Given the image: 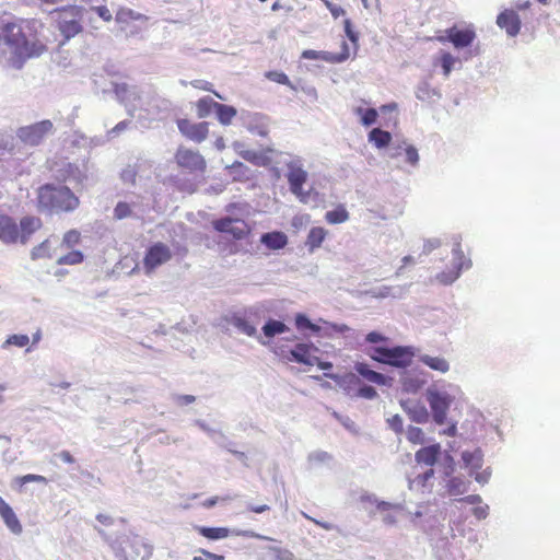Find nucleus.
<instances>
[{"label": "nucleus", "mask_w": 560, "mask_h": 560, "mask_svg": "<svg viewBox=\"0 0 560 560\" xmlns=\"http://www.w3.org/2000/svg\"><path fill=\"white\" fill-rule=\"evenodd\" d=\"M196 397L194 395L184 394L177 396V404L179 405H188L194 402Z\"/></svg>", "instance_id": "obj_58"}, {"label": "nucleus", "mask_w": 560, "mask_h": 560, "mask_svg": "<svg viewBox=\"0 0 560 560\" xmlns=\"http://www.w3.org/2000/svg\"><path fill=\"white\" fill-rule=\"evenodd\" d=\"M218 121L223 126H229L232 124L233 119L236 117L237 112L234 106L219 103L214 110Z\"/></svg>", "instance_id": "obj_25"}, {"label": "nucleus", "mask_w": 560, "mask_h": 560, "mask_svg": "<svg viewBox=\"0 0 560 560\" xmlns=\"http://www.w3.org/2000/svg\"><path fill=\"white\" fill-rule=\"evenodd\" d=\"M497 25L504 30L509 36L514 37L521 31L520 15L512 11V9H505L497 16Z\"/></svg>", "instance_id": "obj_15"}, {"label": "nucleus", "mask_w": 560, "mask_h": 560, "mask_svg": "<svg viewBox=\"0 0 560 560\" xmlns=\"http://www.w3.org/2000/svg\"><path fill=\"white\" fill-rule=\"evenodd\" d=\"M266 78L278 83V84L288 85L291 89H293L291 81L289 80L288 75L284 72L277 71V70L267 71Z\"/></svg>", "instance_id": "obj_41"}, {"label": "nucleus", "mask_w": 560, "mask_h": 560, "mask_svg": "<svg viewBox=\"0 0 560 560\" xmlns=\"http://www.w3.org/2000/svg\"><path fill=\"white\" fill-rule=\"evenodd\" d=\"M234 326L245 334L248 337H254L257 334V330L254 325H252L247 319L237 317L234 319Z\"/></svg>", "instance_id": "obj_37"}, {"label": "nucleus", "mask_w": 560, "mask_h": 560, "mask_svg": "<svg viewBox=\"0 0 560 560\" xmlns=\"http://www.w3.org/2000/svg\"><path fill=\"white\" fill-rule=\"evenodd\" d=\"M460 501L470 503V504H479L481 502V498L479 494H468L460 499Z\"/></svg>", "instance_id": "obj_59"}, {"label": "nucleus", "mask_w": 560, "mask_h": 560, "mask_svg": "<svg viewBox=\"0 0 560 560\" xmlns=\"http://www.w3.org/2000/svg\"><path fill=\"white\" fill-rule=\"evenodd\" d=\"M472 514L475 515V517L477 520H485L488 515V505L487 504H483V505H477L474 510H472Z\"/></svg>", "instance_id": "obj_56"}, {"label": "nucleus", "mask_w": 560, "mask_h": 560, "mask_svg": "<svg viewBox=\"0 0 560 560\" xmlns=\"http://www.w3.org/2000/svg\"><path fill=\"white\" fill-rule=\"evenodd\" d=\"M462 268L463 266H459L451 272H441L438 275V279L444 284L452 283L459 277Z\"/></svg>", "instance_id": "obj_46"}, {"label": "nucleus", "mask_w": 560, "mask_h": 560, "mask_svg": "<svg viewBox=\"0 0 560 560\" xmlns=\"http://www.w3.org/2000/svg\"><path fill=\"white\" fill-rule=\"evenodd\" d=\"M219 102L210 96H202L196 102L197 117H208L212 110H215Z\"/></svg>", "instance_id": "obj_27"}, {"label": "nucleus", "mask_w": 560, "mask_h": 560, "mask_svg": "<svg viewBox=\"0 0 560 560\" xmlns=\"http://www.w3.org/2000/svg\"><path fill=\"white\" fill-rule=\"evenodd\" d=\"M248 511H252L253 513H266V511H270V508L268 504H259V505H249Z\"/></svg>", "instance_id": "obj_61"}, {"label": "nucleus", "mask_w": 560, "mask_h": 560, "mask_svg": "<svg viewBox=\"0 0 560 560\" xmlns=\"http://www.w3.org/2000/svg\"><path fill=\"white\" fill-rule=\"evenodd\" d=\"M54 126L50 120L22 127L18 130V137L22 142L28 145H38L45 137L51 132Z\"/></svg>", "instance_id": "obj_9"}, {"label": "nucleus", "mask_w": 560, "mask_h": 560, "mask_svg": "<svg viewBox=\"0 0 560 560\" xmlns=\"http://www.w3.org/2000/svg\"><path fill=\"white\" fill-rule=\"evenodd\" d=\"M30 342V338L26 335H12L10 336L5 343L12 345L19 348L26 347Z\"/></svg>", "instance_id": "obj_47"}, {"label": "nucleus", "mask_w": 560, "mask_h": 560, "mask_svg": "<svg viewBox=\"0 0 560 560\" xmlns=\"http://www.w3.org/2000/svg\"><path fill=\"white\" fill-rule=\"evenodd\" d=\"M60 458L68 464H73L75 459L73 458V455L69 451H62L59 454Z\"/></svg>", "instance_id": "obj_64"}, {"label": "nucleus", "mask_w": 560, "mask_h": 560, "mask_svg": "<svg viewBox=\"0 0 560 560\" xmlns=\"http://www.w3.org/2000/svg\"><path fill=\"white\" fill-rule=\"evenodd\" d=\"M287 179L289 188L293 195H295L300 201L306 202L308 200L310 192L303 190V185L307 180V172L302 166L290 163L288 165Z\"/></svg>", "instance_id": "obj_10"}, {"label": "nucleus", "mask_w": 560, "mask_h": 560, "mask_svg": "<svg viewBox=\"0 0 560 560\" xmlns=\"http://www.w3.org/2000/svg\"><path fill=\"white\" fill-rule=\"evenodd\" d=\"M230 174L235 180H247L250 178V170L242 162H234L228 166Z\"/></svg>", "instance_id": "obj_29"}, {"label": "nucleus", "mask_w": 560, "mask_h": 560, "mask_svg": "<svg viewBox=\"0 0 560 560\" xmlns=\"http://www.w3.org/2000/svg\"><path fill=\"white\" fill-rule=\"evenodd\" d=\"M328 232L324 228H312L306 236L305 246L313 253L322 246Z\"/></svg>", "instance_id": "obj_22"}, {"label": "nucleus", "mask_w": 560, "mask_h": 560, "mask_svg": "<svg viewBox=\"0 0 560 560\" xmlns=\"http://www.w3.org/2000/svg\"><path fill=\"white\" fill-rule=\"evenodd\" d=\"M242 155L246 161L254 163L255 165L258 166H267L270 164V158L262 153H258L255 151H246Z\"/></svg>", "instance_id": "obj_33"}, {"label": "nucleus", "mask_w": 560, "mask_h": 560, "mask_svg": "<svg viewBox=\"0 0 560 560\" xmlns=\"http://www.w3.org/2000/svg\"><path fill=\"white\" fill-rule=\"evenodd\" d=\"M31 256L33 259L51 258L52 254L50 252V242L46 240L39 245L35 246L32 249Z\"/></svg>", "instance_id": "obj_34"}, {"label": "nucleus", "mask_w": 560, "mask_h": 560, "mask_svg": "<svg viewBox=\"0 0 560 560\" xmlns=\"http://www.w3.org/2000/svg\"><path fill=\"white\" fill-rule=\"evenodd\" d=\"M368 140L374 143L375 148L382 149L389 144L392 141V136L387 131L374 128L371 130L370 135H368Z\"/></svg>", "instance_id": "obj_28"}, {"label": "nucleus", "mask_w": 560, "mask_h": 560, "mask_svg": "<svg viewBox=\"0 0 560 560\" xmlns=\"http://www.w3.org/2000/svg\"><path fill=\"white\" fill-rule=\"evenodd\" d=\"M132 213L131 206L126 201H119L114 208V218L116 220H124V218H129Z\"/></svg>", "instance_id": "obj_40"}, {"label": "nucleus", "mask_w": 560, "mask_h": 560, "mask_svg": "<svg viewBox=\"0 0 560 560\" xmlns=\"http://www.w3.org/2000/svg\"><path fill=\"white\" fill-rule=\"evenodd\" d=\"M327 9L330 11V14L334 19H339L346 14V11L341 5L334 3L330 0H323Z\"/></svg>", "instance_id": "obj_48"}, {"label": "nucleus", "mask_w": 560, "mask_h": 560, "mask_svg": "<svg viewBox=\"0 0 560 560\" xmlns=\"http://www.w3.org/2000/svg\"><path fill=\"white\" fill-rule=\"evenodd\" d=\"M260 242L271 250L282 249L288 244V237L284 233L276 231L266 233L261 236Z\"/></svg>", "instance_id": "obj_20"}, {"label": "nucleus", "mask_w": 560, "mask_h": 560, "mask_svg": "<svg viewBox=\"0 0 560 560\" xmlns=\"http://www.w3.org/2000/svg\"><path fill=\"white\" fill-rule=\"evenodd\" d=\"M295 326L298 329H308V327H311V322L304 315L299 313L295 316Z\"/></svg>", "instance_id": "obj_55"}, {"label": "nucleus", "mask_w": 560, "mask_h": 560, "mask_svg": "<svg viewBox=\"0 0 560 560\" xmlns=\"http://www.w3.org/2000/svg\"><path fill=\"white\" fill-rule=\"evenodd\" d=\"M429 402L433 419L438 424H444L451 406V399L447 395L432 393L429 396Z\"/></svg>", "instance_id": "obj_12"}, {"label": "nucleus", "mask_w": 560, "mask_h": 560, "mask_svg": "<svg viewBox=\"0 0 560 560\" xmlns=\"http://www.w3.org/2000/svg\"><path fill=\"white\" fill-rule=\"evenodd\" d=\"M441 245L439 240H431L424 244V253L428 254Z\"/></svg>", "instance_id": "obj_60"}, {"label": "nucleus", "mask_w": 560, "mask_h": 560, "mask_svg": "<svg viewBox=\"0 0 560 560\" xmlns=\"http://www.w3.org/2000/svg\"><path fill=\"white\" fill-rule=\"evenodd\" d=\"M350 57V49L346 42L342 43V50L340 54H331L325 51H316V50H304L301 54V58L308 60H324L331 63L343 62Z\"/></svg>", "instance_id": "obj_13"}, {"label": "nucleus", "mask_w": 560, "mask_h": 560, "mask_svg": "<svg viewBox=\"0 0 560 560\" xmlns=\"http://www.w3.org/2000/svg\"><path fill=\"white\" fill-rule=\"evenodd\" d=\"M195 532L208 540H221L230 536V529L225 527L195 526Z\"/></svg>", "instance_id": "obj_23"}, {"label": "nucleus", "mask_w": 560, "mask_h": 560, "mask_svg": "<svg viewBox=\"0 0 560 560\" xmlns=\"http://www.w3.org/2000/svg\"><path fill=\"white\" fill-rule=\"evenodd\" d=\"M175 163L188 174H203L207 167L206 160L198 151L184 147L175 151Z\"/></svg>", "instance_id": "obj_5"}, {"label": "nucleus", "mask_w": 560, "mask_h": 560, "mask_svg": "<svg viewBox=\"0 0 560 560\" xmlns=\"http://www.w3.org/2000/svg\"><path fill=\"white\" fill-rule=\"evenodd\" d=\"M440 43H451L456 49L468 48L476 39L474 24H466L463 27L454 25L445 31V36L436 38Z\"/></svg>", "instance_id": "obj_7"}, {"label": "nucleus", "mask_w": 560, "mask_h": 560, "mask_svg": "<svg viewBox=\"0 0 560 560\" xmlns=\"http://www.w3.org/2000/svg\"><path fill=\"white\" fill-rule=\"evenodd\" d=\"M385 340H386L385 337H383L381 334L375 332V331H372L365 336V341H368L370 343L382 342Z\"/></svg>", "instance_id": "obj_57"}, {"label": "nucleus", "mask_w": 560, "mask_h": 560, "mask_svg": "<svg viewBox=\"0 0 560 560\" xmlns=\"http://www.w3.org/2000/svg\"><path fill=\"white\" fill-rule=\"evenodd\" d=\"M80 206V198L67 185L47 183L36 190V207L40 213H70Z\"/></svg>", "instance_id": "obj_2"}, {"label": "nucleus", "mask_w": 560, "mask_h": 560, "mask_svg": "<svg viewBox=\"0 0 560 560\" xmlns=\"http://www.w3.org/2000/svg\"><path fill=\"white\" fill-rule=\"evenodd\" d=\"M312 346L306 343H298L294 349L290 351V357H288L289 361H294L298 363L313 365L314 358L312 355Z\"/></svg>", "instance_id": "obj_18"}, {"label": "nucleus", "mask_w": 560, "mask_h": 560, "mask_svg": "<svg viewBox=\"0 0 560 560\" xmlns=\"http://www.w3.org/2000/svg\"><path fill=\"white\" fill-rule=\"evenodd\" d=\"M457 61V58H455L451 52L443 51L435 63L441 66L444 77L448 78Z\"/></svg>", "instance_id": "obj_30"}, {"label": "nucleus", "mask_w": 560, "mask_h": 560, "mask_svg": "<svg viewBox=\"0 0 560 560\" xmlns=\"http://www.w3.org/2000/svg\"><path fill=\"white\" fill-rule=\"evenodd\" d=\"M325 376L335 381L336 383H338L341 386L360 383L359 376L354 373H347L345 375H339V374L326 372Z\"/></svg>", "instance_id": "obj_32"}, {"label": "nucleus", "mask_w": 560, "mask_h": 560, "mask_svg": "<svg viewBox=\"0 0 560 560\" xmlns=\"http://www.w3.org/2000/svg\"><path fill=\"white\" fill-rule=\"evenodd\" d=\"M355 371L363 376L368 382H372L377 385H384L386 383V376L372 370L369 364L364 362H358L354 365Z\"/></svg>", "instance_id": "obj_21"}, {"label": "nucleus", "mask_w": 560, "mask_h": 560, "mask_svg": "<svg viewBox=\"0 0 560 560\" xmlns=\"http://www.w3.org/2000/svg\"><path fill=\"white\" fill-rule=\"evenodd\" d=\"M420 361L434 371H439L441 373L450 371V363L445 358L424 354L420 358Z\"/></svg>", "instance_id": "obj_26"}, {"label": "nucleus", "mask_w": 560, "mask_h": 560, "mask_svg": "<svg viewBox=\"0 0 560 560\" xmlns=\"http://www.w3.org/2000/svg\"><path fill=\"white\" fill-rule=\"evenodd\" d=\"M140 16V13H136L130 8H120L116 13V21L118 23H127L129 21H137Z\"/></svg>", "instance_id": "obj_38"}, {"label": "nucleus", "mask_w": 560, "mask_h": 560, "mask_svg": "<svg viewBox=\"0 0 560 560\" xmlns=\"http://www.w3.org/2000/svg\"><path fill=\"white\" fill-rule=\"evenodd\" d=\"M43 228V222L39 217H22L19 230L21 238L19 242L25 244L30 241L31 236Z\"/></svg>", "instance_id": "obj_17"}, {"label": "nucleus", "mask_w": 560, "mask_h": 560, "mask_svg": "<svg viewBox=\"0 0 560 560\" xmlns=\"http://www.w3.org/2000/svg\"><path fill=\"white\" fill-rule=\"evenodd\" d=\"M350 214L345 205L339 203L334 210H328L325 214V220L328 224L336 225L342 224L348 221Z\"/></svg>", "instance_id": "obj_24"}, {"label": "nucleus", "mask_w": 560, "mask_h": 560, "mask_svg": "<svg viewBox=\"0 0 560 560\" xmlns=\"http://www.w3.org/2000/svg\"><path fill=\"white\" fill-rule=\"evenodd\" d=\"M387 423L395 433H402V420L399 416H397V413L389 418Z\"/></svg>", "instance_id": "obj_52"}, {"label": "nucleus", "mask_w": 560, "mask_h": 560, "mask_svg": "<svg viewBox=\"0 0 560 560\" xmlns=\"http://www.w3.org/2000/svg\"><path fill=\"white\" fill-rule=\"evenodd\" d=\"M411 420L417 423H424L428 420V411L425 407H420L415 411H411Z\"/></svg>", "instance_id": "obj_51"}, {"label": "nucleus", "mask_w": 560, "mask_h": 560, "mask_svg": "<svg viewBox=\"0 0 560 560\" xmlns=\"http://www.w3.org/2000/svg\"><path fill=\"white\" fill-rule=\"evenodd\" d=\"M368 355L380 363L396 368H406L411 364L415 353L410 347H374Z\"/></svg>", "instance_id": "obj_3"}, {"label": "nucleus", "mask_w": 560, "mask_h": 560, "mask_svg": "<svg viewBox=\"0 0 560 560\" xmlns=\"http://www.w3.org/2000/svg\"><path fill=\"white\" fill-rule=\"evenodd\" d=\"M407 440L412 444H422L424 434L420 428L409 427L407 430Z\"/></svg>", "instance_id": "obj_44"}, {"label": "nucleus", "mask_w": 560, "mask_h": 560, "mask_svg": "<svg viewBox=\"0 0 560 560\" xmlns=\"http://www.w3.org/2000/svg\"><path fill=\"white\" fill-rule=\"evenodd\" d=\"M80 233L77 230H70L63 235L62 246L71 248L80 244Z\"/></svg>", "instance_id": "obj_43"}, {"label": "nucleus", "mask_w": 560, "mask_h": 560, "mask_svg": "<svg viewBox=\"0 0 560 560\" xmlns=\"http://www.w3.org/2000/svg\"><path fill=\"white\" fill-rule=\"evenodd\" d=\"M463 459L466 465L472 468H479L481 467L482 463V453L480 450H475L474 452H464Z\"/></svg>", "instance_id": "obj_35"}, {"label": "nucleus", "mask_w": 560, "mask_h": 560, "mask_svg": "<svg viewBox=\"0 0 560 560\" xmlns=\"http://www.w3.org/2000/svg\"><path fill=\"white\" fill-rule=\"evenodd\" d=\"M83 261V254L80 250H72L58 258V265H79Z\"/></svg>", "instance_id": "obj_36"}, {"label": "nucleus", "mask_w": 560, "mask_h": 560, "mask_svg": "<svg viewBox=\"0 0 560 560\" xmlns=\"http://www.w3.org/2000/svg\"><path fill=\"white\" fill-rule=\"evenodd\" d=\"M172 258V249L168 245L158 242L151 245L143 257L142 265L145 275H152L159 267L168 262Z\"/></svg>", "instance_id": "obj_6"}, {"label": "nucleus", "mask_w": 560, "mask_h": 560, "mask_svg": "<svg viewBox=\"0 0 560 560\" xmlns=\"http://www.w3.org/2000/svg\"><path fill=\"white\" fill-rule=\"evenodd\" d=\"M317 364V366L320 369V370H324V371H327V370H330L332 368V363L331 362H328V361H320L318 358H314V364Z\"/></svg>", "instance_id": "obj_62"}, {"label": "nucleus", "mask_w": 560, "mask_h": 560, "mask_svg": "<svg viewBox=\"0 0 560 560\" xmlns=\"http://www.w3.org/2000/svg\"><path fill=\"white\" fill-rule=\"evenodd\" d=\"M57 13L58 30L65 40L75 37L82 31V8L77 4H69L55 10Z\"/></svg>", "instance_id": "obj_4"}, {"label": "nucleus", "mask_w": 560, "mask_h": 560, "mask_svg": "<svg viewBox=\"0 0 560 560\" xmlns=\"http://www.w3.org/2000/svg\"><path fill=\"white\" fill-rule=\"evenodd\" d=\"M441 453L440 444L430 445L416 452L415 458L418 464L433 466Z\"/></svg>", "instance_id": "obj_19"}, {"label": "nucleus", "mask_w": 560, "mask_h": 560, "mask_svg": "<svg viewBox=\"0 0 560 560\" xmlns=\"http://www.w3.org/2000/svg\"><path fill=\"white\" fill-rule=\"evenodd\" d=\"M406 161L410 165L415 166L419 162L418 150L413 145H406L405 148Z\"/></svg>", "instance_id": "obj_49"}, {"label": "nucleus", "mask_w": 560, "mask_h": 560, "mask_svg": "<svg viewBox=\"0 0 560 560\" xmlns=\"http://www.w3.org/2000/svg\"><path fill=\"white\" fill-rule=\"evenodd\" d=\"M212 226L217 232L228 234L235 241L244 240L250 234L248 223L241 219H233V217H222L214 220Z\"/></svg>", "instance_id": "obj_8"}, {"label": "nucleus", "mask_w": 560, "mask_h": 560, "mask_svg": "<svg viewBox=\"0 0 560 560\" xmlns=\"http://www.w3.org/2000/svg\"><path fill=\"white\" fill-rule=\"evenodd\" d=\"M177 129L186 139L197 143L205 141L209 135L208 122L194 124L188 119H178Z\"/></svg>", "instance_id": "obj_11"}, {"label": "nucleus", "mask_w": 560, "mask_h": 560, "mask_svg": "<svg viewBox=\"0 0 560 560\" xmlns=\"http://www.w3.org/2000/svg\"><path fill=\"white\" fill-rule=\"evenodd\" d=\"M200 556H194L191 560H225L223 555L210 552L206 549L199 550Z\"/></svg>", "instance_id": "obj_50"}, {"label": "nucleus", "mask_w": 560, "mask_h": 560, "mask_svg": "<svg viewBox=\"0 0 560 560\" xmlns=\"http://www.w3.org/2000/svg\"><path fill=\"white\" fill-rule=\"evenodd\" d=\"M46 25L38 18H16L0 26V42L9 49V63L21 69L30 59L39 58L48 51Z\"/></svg>", "instance_id": "obj_1"}, {"label": "nucleus", "mask_w": 560, "mask_h": 560, "mask_svg": "<svg viewBox=\"0 0 560 560\" xmlns=\"http://www.w3.org/2000/svg\"><path fill=\"white\" fill-rule=\"evenodd\" d=\"M32 481L42 482V483H47L48 482V480H47V478L45 476L36 475V474H27V475L18 477L15 479V482L20 487L26 485L27 482H32Z\"/></svg>", "instance_id": "obj_45"}, {"label": "nucleus", "mask_w": 560, "mask_h": 560, "mask_svg": "<svg viewBox=\"0 0 560 560\" xmlns=\"http://www.w3.org/2000/svg\"><path fill=\"white\" fill-rule=\"evenodd\" d=\"M189 84L197 90L212 92L217 97L223 98V96L220 93L214 91L213 84L209 81L196 79L190 81Z\"/></svg>", "instance_id": "obj_42"}, {"label": "nucleus", "mask_w": 560, "mask_h": 560, "mask_svg": "<svg viewBox=\"0 0 560 560\" xmlns=\"http://www.w3.org/2000/svg\"><path fill=\"white\" fill-rule=\"evenodd\" d=\"M96 521L105 526H109L113 524V520L110 516H108V514H98L96 516Z\"/></svg>", "instance_id": "obj_63"}, {"label": "nucleus", "mask_w": 560, "mask_h": 560, "mask_svg": "<svg viewBox=\"0 0 560 560\" xmlns=\"http://www.w3.org/2000/svg\"><path fill=\"white\" fill-rule=\"evenodd\" d=\"M0 517L9 530L15 535H20L23 530L22 525L16 517L15 512L10 504L0 495Z\"/></svg>", "instance_id": "obj_16"}, {"label": "nucleus", "mask_w": 560, "mask_h": 560, "mask_svg": "<svg viewBox=\"0 0 560 560\" xmlns=\"http://www.w3.org/2000/svg\"><path fill=\"white\" fill-rule=\"evenodd\" d=\"M94 12L97 13V16L102 19L104 22H110L113 19L109 9L106 5H96L93 8Z\"/></svg>", "instance_id": "obj_53"}, {"label": "nucleus", "mask_w": 560, "mask_h": 560, "mask_svg": "<svg viewBox=\"0 0 560 560\" xmlns=\"http://www.w3.org/2000/svg\"><path fill=\"white\" fill-rule=\"evenodd\" d=\"M21 238L19 225L13 217L0 214V242L15 244Z\"/></svg>", "instance_id": "obj_14"}, {"label": "nucleus", "mask_w": 560, "mask_h": 560, "mask_svg": "<svg viewBox=\"0 0 560 560\" xmlns=\"http://www.w3.org/2000/svg\"><path fill=\"white\" fill-rule=\"evenodd\" d=\"M357 114L362 116V124L365 127L372 126L376 121L377 112L370 107V109H362V107L357 108Z\"/></svg>", "instance_id": "obj_39"}, {"label": "nucleus", "mask_w": 560, "mask_h": 560, "mask_svg": "<svg viewBox=\"0 0 560 560\" xmlns=\"http://www.w3.org/2000/svg\"><path fill=\"white\" fill-rule=\"evenodd\" d=\"M357 396L373 399L376 396V390L373 386L364 385L358 389Z\"/></svg>", "instance_id": "obj_54"}, {"label": "nucleus", "mask_w": 560, "mask_h": 560, "mask_svg": "<svg viewBox=\"0 0 560 560\" xmlns=\"http://www.w3.org/2000/svg\"><path fill=\"white\" fill-rule=\"evenodd\" d=\"M289 328L281 322L269 320L262 328V331L267 338H273L276 335L288 331Z\"/></svg>", "instance_id": "obj_31"}]
</instances>
